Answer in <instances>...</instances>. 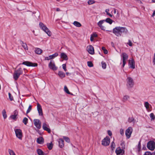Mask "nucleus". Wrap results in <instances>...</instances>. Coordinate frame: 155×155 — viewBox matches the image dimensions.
<instances>
[{"label":"nucleus","instance_id":"obj_17","mask_svg":"<svg viewBox=\"0 0 155 155\" xmlns=\"http://www.w3.org/2000/svg\"><path fill=\"white\" fill-rule=\"evenodd\" d=\"M128 64L130 68L132 69L135 68V62L133 59H131L129 60Z\"/></svg>","mask_w":155,"mask_h":155},{"label":"nucleus","instance_id":"obj_53","mask_svg":"<svg viewBox=\"0 0 155 155\" xmlns=\"http://www.w3.org/2000/svg\"><path fill=\"white\" fill-rule=\"evenodd\" d=\"M87 65L89 67H92L93 66L92 63L91 61H88L87 62Z\"/></svg>","mask_w":155,"mask_h":155},{"label":"nucleus","instance_id":"obj_34","mask_svg":"<svg viewBox=\"0 0 155 155\" xmlns=\"http://www.w3.org/2000/svg\"><path fill=\"white\" fill-rule=\"evenodd\" d=\"M37 152L38 155H44L43 152L40 149H37Z\"/></svg>","mask_w":155,"mask_h":155},{"label":"nucleus","instance_id":"obj_36","mask_svg":"<svg viewBox=\"0 0 155 155\" xmlns=\"http://www.w3.org/2000/svg\"><path fill=\"white\" fill-rule=\"evenodd\" d=\"M101 64L102 68L105 69L106 68L107 64L104 61H102L101 62Z\"/></svg>","mask_w":155,"mask_h":155},{"label":"nucleus","instance_id":"obj_57","mask_svg":"<svg viewBox=\"0 0 155 155\" xmlns=\"http://www.w3.org/2000/svg\"><path fill=\"white\" fill-rule=\"evenodd\" d=\"M144 155H152L151 153L149 152H147L145 153Z\"/></svg>","mask_w":155,"mask_h":155},{"label":"nucleus","instance_id":"obj_55","mask_svg":"<svg viewBox=\"0 0 155 155\" xmlns=\"http://www.w3.org/2000/svg\"><path fill=\"white\" fill-rule=\"evenodd\" d=\"M153 65L155 64V53H154V55L153 56Z\"/></svg>","mask_w":155,"mask_h":155},{"label":"nucleus","instance_id":"obj_3","mask_svg":"<svg viewBox=\"0 0 155 155\" xmlns=\"http://www.w3.org/2000/svg\"><path fill=\"white\" fill-rule=\"evenodd\" d=\"M39 26L41 29L44 31L49 36H51L52 33L49 29L43 23L40 22Z\"/></svg>","mask_w":155,"mask_h":155},{"label":"nucleus","instance_id":"obj_41","mask_svg":"<svg viewBox=\"0 0 155 155\" xmlns=\"http://www.w3.org/2000/svg\"><path fill=\"white\" fill-rule=\"evenodd\" d=\"M102 49L104 53L105 54H107L108 53L107 50L104 47H103L102 48Z\"/></svg>","mask_w":155,"mask_h":155},{"label":"nucleus","instance_id":"obj_14","mask_svg":"<svg viewBox=\"0 0 155 155\" xmlns=\"http://www.w3.org/2000/svg\"><path fill=\"white\" fill-rule=\"evenodd\" d=\"M115 152L117 155H123L124 153V151L121 149L120 147H118L116 148Z\"/></svg>","mask_w":155,"mask_h":155},{"label":"nucleus","instance_id":"obj_49","mask_svg":"<svg viewBox=\"0 0 155 155\" xmlns=\"http://www.w3.org/2000/svg\"><path fill=\"white\" fill-rule=\"evenodd\" d=\"M120 132L121 135H123L124 134V130L123 129L121 128L120 130Z\"/></svg>","mask_w":155,"mask_h":155},{"label":"nucleus","instance_id":"obj_32","mask_svg":"<svg viewBox=\"0 0 155 155\" xmlns=\"http://www.w3.org/2000/svg\"><path fill=\"white\" fill-rule=\"evenodd\" d=\"M47 145L48 148L49 150H51L52 148L53 144L52 142L47 143Z\"/></svg>","mask_w":155,"mask_h":155},{"label":"nucleus","instance_id":"obj_58","mask_svg":"<svg viewBox=\"0 0 155 155\" xmlns=\"http://www.w3.org/2000/svg\"><path fill=\"white\" fill-rule=\"evenodd\" d=\"M21 107H20V109L22 110L24 108L23 105L22 104V103H21Z\"/></svg>","mask_w":155,"mask_h":155},{"label":"nucleus","instance_id":"obj_13","mask_svg":"<svg viewBox=\"0 0 155 155\" xmlns=\"http://www.w3.org/2000/svg\"><path fill=\"white\" fill-rule=\"evenodd\" d=\"M34 123L36 127L38 129H39L41 128V123L38 119H34Z\"/></svg>","mask_w":155,"mask_h":155},{"label":"nucleus","instance_id":"obj_10","mask_svg":"<svg viewBox=\"0 0 155 155\" xmlns=\"http://www.w3.org/2000/svg\"><path fill=\"white\" fill-rule=\"evenodd\" d=\"M48 67L50 69L54 71H56L58 69V67L55 66L54 62L53 61H50L48 64Z\"/></svg>","mask_w":155,"mask_h":155},{"label":"nucleus","instance_id":"obj_31","mask_svg":"<svg viewBox=\"0 0 155 155\" xmlns=\"http://www.w3.org/2000/svg\"><path fill=\"white\" fill-rule=\"evenodd\" d=\"M104 21H105V22L106 21L110 25H111L114 22V21L112 20L109 18H107L105 20H104Z\"/></svg>","mask_w":155,"mask_h":155},{"label":"nucleus","instance_id":"obj_5","mask_svg":"<svg viewBox=\"0 0 155 155\" xmlns=\"http://www.w3.org/2000/svg\"><path fill=\"white\" fill-rule=\"evenodd\" d=\"M133 130V128L131 127H129L125 130V134L127 139H129L130 137Z\"/></svg>","mask_w":155,"mask_h":155},{"label":"nucleus","instance_id":"obj_47","mask_svg":"<svg viewBox=\"0 0 155 155\" xmlns=\"http://www.w3.org/2000/svg\"><path fill=\"white\" fill-rule=\"evenodd\" d=\"M28 120V119L27 118L25 117L23 120V122L26 125L27 123Z\"/></svg>","mask_w":155,"mask_h":155},{"label":"nucleus","instance_id":"obj_6","mask_svg":"<svg viewBox=\"0 0 155 155\" xmlns=\"http://www.w3.org/2000/svg\"><path fill=\"white\" fill-rule=\"evenodd\" d=\"M110 142V139L109 137L106 136L102 140L101 144L102 145L106 146L109 145Z\"/></svg>","mask_w":155,"mask_h":155},{"label":"nucleus","instance_id":"obj_24","mask_svg":"<svg viewBox=\"0 0 155 155\" xmlns=\"http://www.w3.org/2000/svg\"><path fill=\"white\" fill-rule=\"evenodd\" d=\"M60 57L61 58L65 60H67L68 59L67 56L64 53H62L61 54Z\"/></svg>","mask_w":155,"mask_h":155},{"label":"nucleus","instance_id":"obj_46","mask_svg":"<svg viewBox=\"0 0 155 155\" xmlns=\"http://www.w3.org/2000/svg\"><path fill=\"white\" fill-rule=\"evenodd\" d=\"M127 44L129 45L130 46L132 47L133 46V44L131 41L129 40L127 43Z\"/></svg>","mask_w":155,"mask_h":155},{"label":"nucleus","instance_id":"obj_38","mask_svg":"<svg viewBox=\"0 0 155 155\" xmlns=\"http://www.w3.org/2000/svg\"><path fill=\"white\" fill-rule=\"evenodd\" d=\"M8 152L10 155H16L14 151L10 149H8Z\"/></svg>","mask_w":155,"mask_h":155},{"label":"nucleus","instance_id":"obj_12","mask_svg":"<svg viewBox=\"0 0 155 155\" xmlns=\"http://www.w3.org/2000/svg\"><path fill=\"white\" fill-rule=\"evenodd\" d=\"M42 128L43 130L47 131L48 133L51 132V130L48 124L46 123H44L42 125Z\"/></svg>","mask_w":155,"mask_h":155},{"label":"nucleus","instance_id":"obj_20","mask_svg":"<svg viewBox=\"0 0 155 155\" xmlns=\"http://www.w3.org/2000/svg\"><path fill=\"white\" fill-rule=\"evenodd\" d=\"M58 142L59 146L60 148H62L64 146V141L62 139H59L58 140Z\"/></svg>","mask_w":155,"mask_h":155},{"label":"nucleus","instance_id":"obj_25","mask_svg":"<svg viewBox=\"0 0 155 155\" xmlns=\"http://www.w3.org/2000/svg\"><path fill=\"white\" fill-rule=\"evenodd\" d=\"M19 76L18 71H15L13 75L14 78L15 80H17Z\"/></svg>","mask_w":155,"mask_h":155},{"label":"nucleus","instance_id":"obj_44","mask_svg":"<svg viewBox=\"0 0 155 155\" xmlns=\"http://www.w3.org/2000/svg\"><path fill=\"white\" fill-rule=\"evenodd\" d=\"M64 139L68 143L70 142V139H69L67 137L64 136L63 137Z\"/></svg>","mask_w":155,"mask_h":155},{"label":"nucleus","instance_id":"obj_18","mask_svg":"<svg viewBox=\"0 0 155 155\" xmlns=\"http://www.w3.org/2000/svg\"><path fill=\"white\" fill-rule=\"evenodd\" d=\"M18 115V113L15 111L14 112L13 115H12L10 116L9 119V120H16L17 118V116Z\"/></svg>","mask_w":155,"mask_h":155},{"label":"nucleus","instance_id":"obj_51","mask_svg":"<svg viewBox=\"0 0 155 155\" xmlns=\"http://www.w3.org/2000/svg\"><path fill=\"white\" fill-rule=\"evenodd\" d=\"M31 110V106L30 105L28 107V108L27 111L26 113L28 114L29 113Z\"/></svg>","mask_w":155,"mask_h":155},{"label":"nucleus","instance_id":"obj_43","mask_svg":"<svg viewBox=\"0 0 155 155\" xmlns=\"http://www.w3.org/2000/svg\"><path fill=\"white\" fill-rule=\"evenodd\" d=\"M109 10L108 9H106L105 10V12L106 13L107 15H108L110 17H112V15L109 13Z\"/></svg>","mask_w":155,"mask_h":155},{"label":"nucleus","instance_id":"obj_30","mask_svg":"<svg viewBox=\"0 0 155 155\" xmlns=\"http://www.w3.org/2000/svg\"><path fill=\"white\" fill-rule=\"evenodd\" d=\"M97 37V35L96 33H94L91 35L90 40L91 41H93L94 40V38Z\"/></svg>","mask_w":155,"mask_h":155},{"label":"nucleus","instance_id":"obj_9","mask_svg":"<svg viewBox=\"0 0 155 155\" xmlns=\"http://www.w3.org/2000/svg\"><path fill=\"white\" fill-rule=\"evenodd\" d=\"M143 104L144 107L146 108V110L148 112H150L152 110V106L148 102H144Z\"/></svg>","mask_w":155,"mask_h":155},{"label":"nucleus","instance_id":"obj_1","mask_svg":"<svg viewBox=\"0 0 155 155\" xmlns=\"http://www.w3.org/2000/svg\"><path fill=\"white\" fill-rule=\"evenodd\" d=\"M128 32L127 29L124 27L117 26L113 29V33L117 36H120L122 34H126Z\"/></svg>","mask_w":155,"mask_h":155},{"label":"nucleus","instance_id":"obj_29","mask_svg":"<svg viewBox=\"0 0 155 155\" xmlns=\"http://www.w3.org/2000/svg\"><path fill=\"white\" fill-rule=\"evenodd\" d=\"M73 24L75 26L78 27H80L81 26V24L78 21H75L73 23Z\"/></svg>","mask_w":155,"mask_h":155},{"label":"nucleus","instance_id":"obj_21","mask_svg":"<svg viewBox=\"0 0 155 155\" xmlns=\"http://www.w3.org/2000/svg\"><path fill=\"white\" fill-rule=\"evenodd\" d=\"M20 44L25 51L28 50V47L25 43L23 42L22 41H20Z\"/></svg>","mask_w":155,"mask_h":155},{"label":"nucleus","instance_id":"obj_33","mask_svg":"<svg viewBox=\"0 0 155 155\" xmlns=\"http://www.w3.org/2000/svg\"><path fill=\"white\" fill-rule=\"evenodd\" d=\"M2 114L4 119H5L7 117V115L6 114V111L5 109H3L2 111Z\"/></svg>","mask_w":155,"mask_h":155},{"label":"nucleus","instance_id":"obj_37","mask_svg":"<svg viewBox=\"0 0 155 155\" xmlns=\"http://www.w3.org/2000/svg\"><path fill=\"white\" fill-rule=\"evenodd\" d=\"M110 147L112 150H114V149L115 148V143H114V141H113L110 144Z\"/></svg>","mask_w":155,"mask_h":155},{"label":"nucleus","instance_id":"obj_19","mask_svg":"<svg viewBox=\"0 0 155 155\" xmlns=\"http://www.w3.org/2000/svg\"><path fill=\"white\" fill-rule=\"evenodd\" d=\"M16 136L18 138H19V129L17 127H15L14 128Z\"/></svg>","mask_w":155,"mask_h":155},{"label":"nucleus","instance_id":"obj_42","mask_svg":"<svg viewBox=\"0 0 155 155\" xmlns=\"http://www.w3.org/2000/svg\"><path fill=\"white\" fill-rule=\"evenodd\" d=\"M88 4L91 5L95 3V1L93 0H89L87 2Z\"/></svg>","mask_w":155,"mask_h":155},{"label":"nucleus","instance_id":"obj_64","mask_svg":"<svg viewBox=\"0 0 155 155\" xmlns=\"http://www.w3.org/2000/svg\"><path fill=\"white\" fill-rule=\"evenodd\" d=\"M146 148V147H143V149L144 150Z\"/></svg>","mask_w":155,"mask_h":155},{"label":"nucleus","instance_id":"obj_54","mask_svg":"<svg viewBox=\"0 0 155 155\" xmlns=\"http://www.w3.org/2000/svg\"><path fill=\"white\" fill-rule=\"evenodd\" d=\"M62 68L65 71H67V68L66 64H63L62 65Z\"/></svg>","mask_w":155,"mask_h":155},{"label":"nucleus","instance_id":"obj_22","mask_svg":"<svg viewBox=\"0 0 155 155\" xmlns=\"http://www.w3.org/2000/svg\"><path fill=\"white\" fill-rule=\"evenodd\" d=\"M37 142L40 144H42L44 143V140L42 137H40L37 139Z\"/></svg>","mask_w":155,"mask_h":155},{"label":"nucleus","instance_id":"obj_35","mask_svg":"<svg viewBox=\"0 0 155 155\" xmlns=\"http://www.w3.org/2000/svg\"><path fill=\"white\" fill-rule=\"evenodd\" d=\"M64 91L65 92H66V93H67L68 94H72L69 92L68 88H67V86H64Z\"/></svg>","mask_w":155,"mask_h":155},{"label":"nucleus","instance_id":"obj_11","mask_svg":"<svg viewBox=\"0 0 155 155\" xmlns=\"http://www.w3.org/2000/svg\"><path fill=\"white\" fill-rule=\"evenodd\" d=\"M87 50L89 53L91 54H93L94 53V48L91 45H89L87 47Z\"/></svg>","mask_w":155,"mask_h":155},{"label":"nucleus","instance_id":"obj_15","mask_svg":"<svg viewBox=\"0 0 155 155\" xmlns=\"http://www.w3.org/2000/svg\"><path fill=\"white\" fill-rule=\"evenodd\" d=\"M22 64L29 67H36L38 65L37 63H33L28 61L23 62Z\"/></svg>","mask_w":155,"mask_h":155},{"label":"nucleus","instance_id":"obj_59","mask_svg":"<svg viewBox=\"0 0 155 155\" xmlns=\"http://www.w3.org/2000/svg\"><path fill=\"white\" fill-rule=\"evenodd\" d=\"M152 16H153V17L155 16V10L154 11V12H153V14L152 15Z\"/></svg>","mask_w":155,"mask_h":155},{"label":"nucleus","instance_id":"obj_63","mask_svg":"<svg viewBox=\"0 0 155 155\" xmlns=\"http://www.w3.org/2000/svg\"><path fill=\"white\" fill-rule=\"evenodd\" d=\"M152 1L153 2L155 3V0H152Z\"/></svg>","mask_w":155,"mask_h":155},{"label":"nucleus","instance_id":"obj_56","mask_svg":"<svg viewBox=\"0 0 155 155\" xmlns=\"http://www.w3.org/2000/svg\"><path fill=\"white\" fill-rule=\"evenodd\" d=\"M107 134H108V135L110 136H112V132L110 130H108L107 131Z\"/></svg>","mask_w":155,"mask_h":155},{"label":"nucleus","instance_id":"obj_26","mask_svg":"<svg viewBox=\"0 0 155 155\" xmlns=\"http://www.w3.org/2000/svg\"><path fill=\"white\" fill-rule=\"evenodd\" d=\"M135 150L138 152H139L141 150V145L140 142H139L137 146L135 148Z\"/></svg>","mask_w":155,"mask_h":155},{"label":"nucleus","instance_id":"obj_2","mask_svg":"<svg viewBox=\"0 0 155 155\" xmlns=\"http://www.w3.org/2000/svg\"><path fill=\"white\" fill-rule=\"evenodd\" d=\"M126 86L128 89H131L134 87V83L133 78L130 77H127L126 80Z\"/></svg>","mask_w":155,"mask_h":155},{"label":"nucleus","instance_id":"obj_8","mask_svg":"<svg viewBox=\"0 0 155 155\" xmlns=\"http://www.w3.org/2000/svg\"><path fill=\"white\" fill-rule=\"evenodd\" d=\"M104 22L105 21H104V20H101L97 23V25L101 30L104 31L111 32L110 31L106 30V27L103 25V24Z\"/></svg>","mask_w":155,"mask_h":155},{"label":"nucleus","instance_id":"obj_40","mask_svg":"<svg viewBox=\"0 0 155 155\" xmlns=\"http://www.w3.org/2000/svg\"><path fill=\"white\" fill-rule=\"evenodd\" d=\"M150 117L151 120H153L155 119V117L153 113H151L150 115Z\"/></svg>","mask_w":155,"mask_h":155},{"label":"nucleus","instance_id":"obj_45","mask_svg":"<svg viewBox=\"0 0 155 155\" xmlns=\"http://www.w3.org/2000/svg\"><path fill=\"white\" fill-rule=\"evenodd\" d=\"M37 110H38L42 109L41 107L39 104L37 103Z\"/></svg>","mask_w":155,"mask_h":155},{"label":"nucleus","instance_id":"obj_16","mask_svg":"<svg viewBox=\"0 0 155 155\" xmlns=\"http://www.w3.org/2000/svg\"><path fill=\"white\" fill-rule=\"evenodd\" d=\"M58 55V54L57 53H55L54 54L50 55L48 57H46L45 58V60H49L51 59H54L55 57H57Z\"/></svg>","mask_w":155,"mask_h":155},{"label":"nucleus","instance_id":"obj_48","mask_svg":"<svg viewBox=\"0 0 155 155\" xmlns=\"http://www.w3.org/2000/svg\"><path fill=\"white\" fill-rule=\"evenodd\" d=\"M120 145L123 148H124L125 147V144L124 142L123 141H121V142Z\"/></svg>","mask_w":155,"mask_h":155},{"label":"nucleus","instance_id":"obj_4","mask_svg":"<svg viewBox=\"0 0 155 155\" xmlns=\"http://www.w3.org/2000/svg\"><path fill=\"white\" fill-rule=\"evenodd\" d=\"M121 60L123 63L122 67L123 68L126 64V62L128 58V56L127 54L126 53L124 52L122 53L121 54Z\"/></svg>","mask_w":155,"mask_h":155},{"label":"nucleus","instance_id":"obj_50","mask_svg":"<svg viewBox=\"0 0 155 155\" xmlns=\"http://www.w3.org/2000/svg\"><path fill=\"white\" fill-rule=\"evenodd\" d=\"M9 98L11 101H12L13 100V97L12 94L10 93H8Z\"/></svg>","mask_w":155,"mask_h":155},{"label":"nucleus","instance_id":"obj_60","mask_svg":"<svg viewBox=\"0 0 155 155\" xmlns=\"http://www.w3.org/2000/svg\"><path fill=\"white\" fill-rule=\"evenodd\" d=\"M66 74L67 75H70L71 74L70 73H69L68 72H67L66 73Z\"/></svg>","mask_w":155,"mask_h":155},{"label":"nucleus","instance_id":"obj_52","mask_svg":"<svg viewBox=\"0 0 155 155\" xmlns=\"http://www.w3.org/2000/svg\"><path fill=\"white\" fill-rule=\"evenodd\" d=\"M38 113L39 115V116H42L43 115V114L42 109L39 110H38Z\"/></svg>","mask_w":155,"mask_h":155},{"label":"nucleus","instance_id":"obj_27","mask_svg":"<svg viewBox=\"0 0 155 155\" xmlns=\"http://www.w3.org/2000/svg\"><path fill=\"white\" fill-rule=\"evenodd\" d=\"M128 122L129 123H131L133 124H134L136 122V120L133 117H129L128 120Z\"/></svg>","mask_w":155,"mask_h":155},{"label":"nucleus","instance_id":"obj_7","mask_svg":"<svg viewBox=\"0 0 155 155\" xmlns=\"http://www.w3.org/2000/svg\"><path fill=\"white\" fill-rule=\"evenodd\" d=\"M147 148L150 150H153L155 148V143L152 140L148 142L147 144Z\"/></svg>","mask_w":155,"mask_h":155},{"label":"nucleus","instance_id":"obj_23","mask_svg":"<svg viewBox=\"0 0 155 155\" xmlns=\"http://www.w3.org/2000/svg\"><path fill=\"white\" fill-rule=\"evenodd\" d=\"M58 75L61 78H64L65 76V73L61 71H59L58 73Z\"/></svg>","mask_w":155,"mask_h":155},{"label":"nucleus","instance_id":"obj_28","mask_svg":"<svg viewBox=\"0 0 155 155\" xmlns=\"http://www.w3.org/2000/svg\"><path fill=\"white\" fill-rule=\"evenodd\" d=\"M35 52L37 54H41L42 52V50L38 48H36L35 49Z\"/></svg>","mask_w":155,"mask_h":155},{"label":"nucleus","instance_id":"obj_39","mask_svg":"<svg viewBox=\"0 0 155 155\" xmlns=\"http://www.w3.org/2000/svg\"><path fill=\"white\" fill-rule=\"evenodd\" d=\"M129 96L127 95H125L123 97L122 100L123 101H126L129 99Z\"/></svg>","mask_w":155,"mask_h":155},{"label":"nucleus","instance_id":"obj_62","mask_svg":"<svg viewBox=\"0 0 155 155\" xmlns=\"http://www.w3.org/2000/svg\"><path fill=\"white\" fill-rule=\"evenodd\" d=\"M116 13V10L115 9H114V13L115 14Z\"/></svg>","mask_w":155,"mask_h":155},{"label":"nucleus","instance_id":"obj_61","mask_svg":"<svg viewBox=\"0 0 155 155\" xmlns=\"http://www.w3.org/2000/svg\"><path fill=\"white\" fill-rule=\"evenodd\" d=\"M16 87H17V88L18 90V92L19 93V91L18 90V85L17 84V85L16 86Z\"/></svg>","mask_w":155,"mask_h":155}]
</instances>
